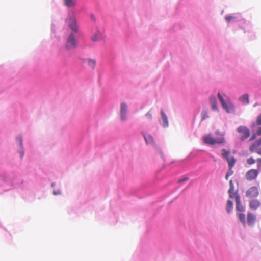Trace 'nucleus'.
I'll use <instances>...</instances> for the list:
<instances>
[{
    "label": "nucleus",
    "mask_w": 261,
    "mask_h": 261,
    "mask_svg": "<svg viewBox=\"0 0 261 261\" xmlns=\"http://www.w3.org/2000/svg\"><path fill=\"white\" fill-rule=\"evenodd\" d=\"M216 134L219 136L216 139L214 138L211 135L207 134L203 137V142L208 145H215L216 144H223L225 142L224 137V134L219 130L216 132Z\"/></svg>",
    "instance_id": "1"
},
{
    "label": "nucleus",
    "mask_w": 261,
    "mask_h": 261,
    "mask_svg": "<svg viewBox=\"0 0 261 261\" xmlns=\"http://www.w3.org/2000/svg\"><path fill=\"white\" fill-rule=\"evenodd\" d=\"M65 22L68 27L73 32V33H76L78 32L79 27L77 20L73 11H70L68 13V16L65 20Z\"/></svg>",
    "instance_id": "2"
},
{
    "label": "nucleus",
    "mask_w": 261,
    "mask_h": 261,
    "mask_svg": "<svg viewBox=\"0 0 261 261\" xmlns=\"http://www.w3.org/2000/svg\"><path fill=\"white\" fill-rule=\"evenodd\" d=\"M237 132L239 134V139L243 142L248 138L250 136L251 133L250 129L245 126H240L237 128Z\"/></svg>",
    "instance_id": "3"
},
{
    "label": "nucleus",
    "mask_w": 261,
    "mask_h": 261,
    "mask_svg": "<svg viewBox=\"0 0 261 261\" xmlns=\"http://www.w3.org/2000/svg\"><path fill=\"white\" fill-rule=\"evenodd\" d=\"M221 151L222 157L227 161L228 164L229 168H232L236 162L235 158L233 156H230V151L222 149Z\"/></svg>",
    "instance_id": "4"
},
{
    "label": "nucleus",
    "mask_w": 261,
    "mask_h": 261,
    "mask_svg": "<svg viewBox=\"0 0 261 261\" xmlns=\"http://www.w3.org/2000/svg\"><path fill=\"white\" fill-rule=\"evenodd\" d=\"M76 46L75 35L74 33H71L69 35L66 44V47L68 50L74 49Z\"/></svg>",
    "instance_id": "5"
},
{
    "label": "nucleus",
    "mask_w": 261,
    "mask_h": 261,
    "mask_svg": "<svg viewBox=\"0 0 261 261\" xmlns=\"http://www.w3.org/2000/svg\"><path fill=\"white\" fill-rule=\"evenodd\" d=\"M261 138L252 143L249 146V149L250 152H255L261 155Z\"/></svg>",
    "instance_id": "6"
},
{
    "label": "nucleus",
    "mask_w": 261,
    "mask_h": 261,
    "mask_svg": "<svg viewBox=\"0 0 261 261\" xmlns=\"http://www.w3.org/2000/svg\"><path fill=\"white\" fill-rule=\"evenodd\" d=\"M259 194V188L257 186L250 187L246 192V196L249 198L256 197Z\"/></svg>",
    "instance_id": "7"
},
{
    "label": "nucleus",
    "mask_w": 261,
    "mask_h": 261,
    "mask_svg": "<svg viewBox=\"0 0 261 261\" xmlns=\"http://www.w3.org/2000/svg\"><path fill=\"white\" fill-rule=\"evenodd\" d=\"M259 172L257 169H251L249 170L245 174V178L248 181L255 180L258 175Z\"/></svg>",
    "instance_id": "8"
},
{
    "label": "nucleus",
    "mask_w": 261,
    "mask_h": 261,
    "mask_svg": "<svg viewBox=\"0 0 261 261\" xmlns=\"http://www.w3.org/2000/svg\"><path fill=\"white\" fill-rule=\"evenodd\" d=\"M127 110V106L125 103H122L120 108V116L122 120L126 119V112Z\"/></svg>",
    "instance_id": "9"
},
{
    "label": "nucleus",
    "mask_w": 261,
    "mask_h": 261,
    "mask_svg": "<svg viewBox=\"0 0 261 261\" xmlns=\"http://www.w3.org/2000/svg\"><path fill=\"white\" fill-rule=\"evenodd\" d=\"M229 185H230V188L228 191V192L229 193V198L231 199L234 197H236V196H237V195H239L238 194L237 191H236L234 190V187L232 180H231L229 181Z\"/></svg>",
    "instance_id": "10"
},
{
    "label": "nucleus",
    "mask_w": 261,
    "mask_h": 261,
    "mask_svg": "<svg viewBox=\"0 0 261 261\" xmlns=\"http://www.w3.org/2000/svg\"><path fill=\"white\" fill-rule=\"evenodd\" d=\"M234 198L236 199V210L239 212L244 211L245 208L241 204L240 196L237 195V196H236V197H234Z\"/></svg>",
    "instance_id": "11"
},
{
    "label": "nucleus",
    "mask_w": 261,
    "mask_h": 261,
    "mask_svg": "<svg viewBox=\"0 0 261 261\" xmlns=\"http://www.w3.org/2000/svg\"><path fill=\"white\" fill-rule=\"evenodd\" d=\"M260 205V202L257 199H252L249 202V207L252 210H256Z\"/></svg>",
    "instance_id": "12"
},
{
    "label": "nucleus",
    "mask_w": 261,
    "mask_h": 261,
    "mask_svg": "<svg viewBox=\"0 0 261 261\" xmlns=\"http://www.w3.org/2000/svg\"><path fill=\"white\" fill-rule=\"evenodd\" d=\"M210 104L212 106V109L214 111H218L217 102L216 98L214 96H211L209 98Z\"/></svg>",
    "instance_id": "13"
},
{
    "label": "nucleus",
    "mask_w": 261,
    "mask_h": 261,
    "mask_svg": "<svg viewBox=\"0 0 261 261\" xmlns=\"http://www.w3.org/2000/svg\"><path fill=\"white\" fill-rule=\"evenodd\" d=\"M102 38V35L99 30H96L94 34L92 36L91 39L93 41L96 42Z\"/></svg>",
    "instance_id": "14"
},
{
    "label": "nucleus",
    "mask_w": 261,
    "mask_h": 261,
    "mask_svg": "<svg viewBox=\"0 0 261 261\" xmlns=\"http://www.w3.org/2000/svg\"><path fill=\"white\" fill-rule=\"evenodd\" d=\"M161 114L162 119L163 121L162 125L164 127H166L168 126V121L167 116L164 113L163 110H161Z\"/></svg>",
    "instance_id": "15"
},
{
    "label": "nucleus",
    "mask_w": 261,
    "mask_h": 261,
    "mask_svg": "<svg viewBox=\"0 0 261 261\" xmlns=\"http://www.w3.org/2000/svg\"><path fill=\"white\" fill-rule=\"evenodd\" d=\"M218 97L219 99V100L220 101L221 104H222V106L223 107V108L227 112H229V109H228V106L226 103V102H225V101L224 100V98H223V97L222 96V95H221V94L220 93H218Z\"/></svg>",
    "instance_id": "16"
},
{
    "label": "nucleus",
    "mask_w": 261,
    "mask_h": 261,
    "mask_svg": "<svg viewBox=\"0 0 261 261\" xmlns=\"http://www.w3.org/2000/svg\"><path fill=\"white\" fill-rule=\"evenodd\" d=\"M256 220L255 216L251 213L247 214V222L249 224H253Z\"/></svg>",
    "instance_id": "17"
},
{
    "label": "nucleus",
    "mask_w": 261,
    "mask_h": 261,
    "mask_svg": "<svg viewBox=\"0 0 261 261\" xmlns=\"http://www.w3.org/2000/svg\"><path fill=\"white\" fill-rule=\"evenodd\" d=\"M144 139L147 144H154V141L153 137L149 134L144 135Z\"/></svg>",
    "instance_id": "18"
},
{
    "label": "nucleus",
    "mask_w": 261,
    "mask_h": 261,
    "mask_svg": "<svg viewBox=\"0 0 261 261\" xmlns=\"http://www.w3.org/2000/svg\"><path fill=\"white\" fill-rule=\"evenodd\" d=\"M233 204L231 200L228 199L227 201L226 210L227 213H229L233 209Z\"/></svg>",
    "instance_id": "19"
},
{
    "label": "nucleus",
    "mask_w": 261,
    "mask_h": 261,
    "mask_svg": "<svg viewBox=\"0 0 261 261\" xmlns=\"http://www.w3.org/2000/svg\"><path fill=\"white\" fill-rule=\"evenodd\" d=\"M239 99L244 103L248 104L249 102V95L248 94H244L240 97Z\"/></svg>",
    "instance_id": "20"
},
{
    "label": "nucleus",
    "mask_w": 261,
    "mask_h": 261,
    "mask_svg": "<svg viewBox=\"0 0 261 261\" xmlns=\"http://www.w3.org/2000/svg\"><path fill=\"white\" fill-rule=\"evenodd\" d=\"M64 4L68 7H72L75 6L74 0H64Z\"/></svg>",
    "instance_id": "21"
},
{
    "label": "nucleus",
    "mask_w": 261,
    "mask_h": 261,
    "mask_svg": "<svg viewBox=\"0 0 261 261\" xmlns=\"http://www.w3.org/2000/svg\"><path fill=\"white\" fill-rule=\"evenodd\" d=\"M88 66L92 69H94L96 65V61L94 59H88L87 60Z\"/></svg>",
    "instance_id": "22"
},
{
    "label": "nucleus",
    "mask_w": 261,
    "mask_h": 261,
    "mask_svg": "<svg viewBox=\"0 0 261 261\" xmlns=\"http://www.w3.org/2000/svg\"><path fill=\"white\" fill-rule=\"evenodd\" d=\"M201 120L203 121L209 117L207 112L205 110H203L201 112Z\"/></svg>",
    "instance_id": "23"
},
{
    "label": "nucleus",
    "mask_w": 261,
    "mask_h": 261,
    "mask_svg": "<svg viewBox=\"0 0 261 261\" xmlns=\"http://www.w3.org/2000/svg\"><path fill=\"white\" fill-rule=\"evenodd\" d=\"M238 217H239V218L240 220L242 222H243V223H245V214L241 213L238 214Z\"/></svg>",
    "instance_id": "24"
},
{
    "label": "nucleus",
    "mask_w": 261,
    "mask_h": 261,
    "mask_svg": "<svg viewBox=\"0 0 261 261\" xmlns=\"http://www.w3.org/2000/svg\"><path fill=\"white\" fill-rule=\"evenodd\" d=\"M247 163L248 165H252L255 163V160L252 157H250L247 159Z\"/></svg>",
    "instance_id": "25"
},
{
    "label": "nucleus",
    "mask_w": 261,
    "mask_h": 261,
    "mask_svg": "<svg viewBox=\"0 0 261 261\" xmlns=\"http://www.w3.org/2000/svg\"><path fill=\"white\" fill-rule=\"evenodd\" d=\"M146 118L148 120H151L152 119V114L150 112H148L145 115Z\"/></svg>",
    "instance_id": "26"
},
{
    "label": "nucleus",
    "mask_w": 261,
    "mask_h": 261,
    "mask_svg": "<svg viewBox=\"0 0 261 261\" xmlns=\"http://www.w3.org/2000/svg\"><path fill=\"white\" fill-rule=\"evenodd\" d=\"M257 162V167L258 170H259L261 169V158H258L256 160Z\"/></svg>",
    "instance_id": "27"
},
{
    "label": "nucleus",
    "mask_w": 261,
    "mask_h": 261,
    "mask_svg": "<svg viewBox=\"0 0 261 261\" xmlns=\"http://www.w3.org/2000/svg\"><path fill=\"white\" fill-rule=\"evenodd\" d=\"M16 139L19 142L20 146H22L23 144V140L22 137L21 136H18L17 137Z\"/></svg>",
    "instance_id": "28"
},
{
    "label": "nucleus",
    "mask_w": 261,
    "mask_h": 261,
    "mask_svg": "<svg viewBox=\"0 0 261 261\" xmlns=\"http://www.w3.org/2000/svg\"><path fill=\"white\" fill-rule=\"evenodd\" d=\"M256 124L258 125H261V114L258 116L257 119H256Z\"/></svg>",
    "instance_id": "29"
},
{
    "label": "nucleus",
    "mask_w": 261,
    "mask_h": 261,
    "mask_svg": "<svg viewBox=\"0 0 261 261\" xmlns=\"http://www.w3.org/2000/svg\"><path fill=\"white\" fill-rule=\"evenodd\" d=\"M234 18L235 17L233 16H226L225 17V19L227 22H230L231 20L234 19Z\"/></svg>",
    "instance_id": "30"
},
{
    "label": "nucleus",
    "mask_w": 261,
    "mask_h": 261,
    "mask_svg": "<svg viewBox=\"0 0 261 261\" xmlns=\"http://www.w3.org/2000/svg\"><path fill=\"white\" fill-rule=\"evenodd\" d=\"M233 171L232 170V168H229V170L226 173L227 176H230L232 175L233 174Z\"/></svg>",
    "instance_id": "31"
},
{
    "label": "nucleus",
    "mask_w": 261,
    "mask_h": 261,
    "mask_svg": "<svg viewBox=\"0 0 261 261\" xmlns=\"http://www.w3.org/2000/svg\"><path fill=\"white\" fill-rule=\"evenodd\" d=\"M256 134L258 136L261 135V127H259L256 130Z\"/></svg>",
    "instance_id": "32"
},
{
    "label": "nucleus",
    "mask_w": 261,
    "mask_h": 261,
    "mask_svg": "<svg viewBox=\"0 0 261 261\" xmlns=\"http://www.w3.org/2000/svg\"><path fill=\"white\" fill-rule=\"evenodd\" d=\"M256 137V134H253L251 136V138L250 139V140H254Z\"/></svg>",
    "instance_id": "33"
},
{
    "label": "nucleus",
    "mask_w": 261,
    "mask_h": 261,
    "mask_svg": "<svg viewBox=\"0 0 261 261\" xmlns=\"http://www.w3.org/2000/svg\"><path fill=\"white\" fill-rule=\"evenodd\" d=\"M91 19L93 20L94 21H95V17H94V16L93 15H92L91 16Z\"/></svg>",
    "instance_id": "34"
},
{
    "label": "nucleus",
    "mask_w": 261,
    "mask_h": 261,
    "mask_svg": "<svg viewBox=\"0 0 261 261\" xmlns=\"http://www.w3.org/2000/svg\"><path fill=\"white\" fill-rule=\"evenodd\" d=\"M20 154H21V158H22L23 156V155H24V151H21L20 152Z\"/></svg>",
    "instance_id": "35"
},
{
    "label": "nucleus",
    "mask_w": 261,
    "mask_h": 261,
    "mask_svg": "<svg viewBox=\"0 0 261 261\" xmlns=\"http://www.w3.org/2000/svg\"><path fill=\"white\" fill-rule=\"evenodd\" d=\"M53 194H54V195H57V194H59V192H56V191H54V192H53Z\"/></svg>",
    "instance_id": "36"
},
{
    "label": "nucleus",
    "mask_w": 261,
    "mask_h": 261,
    "mask_svg": "<svg viewBox=\"0 0 261 261\" xmlns=\"http://www.w3.org/2000/svg\"><path fill=\"white\" fill-rule=\"evenodd\" d=\"M229 177V176H227V174H226V176H225V178H226V179L228 180V177Z\"/></svg>",
    "instance_id": "37"
},
{
    "label": "nucleus",
    "mask_w": 261,
    "mask_h": 261,
    "mask_svg": "<svg viewBox=\"0 0 261 261\" xmlns=\"http://www.w3.org/2000/svg\"><path fill=\"white\" fill-rule=\"evenodd\" d=\"M187 180V178H185L184 179H182L181 180H180L179 181H185V180Z\"/></svg>",
    "instance_id": "38"
}]
</instances>
